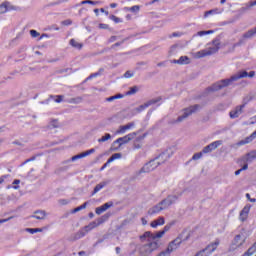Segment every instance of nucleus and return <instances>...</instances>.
Wrapping results in <instances>:
<instances>
[{
  "mask_svg": "<svg viewBox=\"0 0 256 256\" xmlns=\"http://www.w3.org/2000/svg\"><path fill=\"white\" fill-rule=\"evenodd\" d=\"M245 77H249L250 79H252V77H255V71H250L249 73L247 71L237 72L231 78L214 83L208 88V92L215 93L216 91H221V89H224V87H229V85H231L234 81H239V79H245Z\"/></svg>",
  "mask_w": 256,
  "mask_h": 256,
  "instance_id": "obj_1",
  "label": "nucleus"
},
{
  "mask_svg": "<svg viewBox=\"0 0 256 256\" xmlns=\"http://www.w3.org/2000/svg\"><path fill=\"white\" fill-rule=\"evenodd\" d=\"M141 241H146V244H143L139 247L138 253L140 256H151L153 255L154 251L159 249V242L157 239H151L149 236H145V233L140 236Z\"/></svg>",
  "mask_w": 256,
  "mask_h": 256,
  "instance_id": "obj_2",
  "label": "nucleus"
},
{
  "mask_svg": "<svg viewBox=\"0 0 256 256\" xmlns=\"http://www.w3.org/2000/svg\"><path fill=\"white\" fill-rule=\"evenodd\" d=\"M177 199H179V196L175 194L169 195L167 198H165L155 206L149 208L148 215L150 217H155V215H159L161 211H165V209H169L170 205L177 203Z\"/></svg>",
  "mask_w": 256,
  "mask_h": 256,
  "instance_id": "obj_3",
  "label": "nucleus"
},
{
  "mask_svg": "<svg viewBox=\"0 0 256 256\" xmlns=\"http://www.w3.org/2000/svg\"><path fill=\"white\" fill-rule=\"evenodd\" d=\"M169 157H171V155H169V153L163 152L156 159L151 160L150 162L146 163L140 170V173H151V171H155V169H157V167H159V165H161V163H163L164 161H167V159H169Z\"/></svg>",
  "mask_w": 256,
  "mask_h": 256,
  "instance_id": "obj_4",
  "label": "nucleus"
},
{
  "mask_svg": "<svg viewBox=\"0 0 256 256\" xmlns=\"http://www.w3.org/2000/svg\"><path fill=\"white\" fill-rule=\"evenodd\" d=\"M221 48V42L219 40H214L211 46L207 47L206 49L200 50L196 53H191L194 59H203V57H209V55H215L217 51Z\"/></svg>",
  "mask_w": 256,
  "mask_h": 256,
  "instance_id": "obj_5",
  "label": "nucleus"
},
{
  "mask_svg": "<svg viewBox=\"0 0 256 256\" xmlns=\"http://www.w3.org/2000/svg\"><path fill=\"white\" fill-rule=\"evenodd\" d=\"M245 241H247V236L241 233L234 237L232 243L230 244V251H237V249H241L243 245H245Z\"/></svg>",
  "mask_w": 256,
  "mask_h": 256,
  "instance_id": "obj_6",
  "label": "nucleus"
},
{
  "mask_svg": "<svg viewBox=\"0 0 256 256\" xmlns=\"http://www.w3.org/2000/svg\"><path fill=\"white\" fill-rule=\"evenodd\" d=\"M199 111V105L190 106L188 108H185L180 116L177 118L176 123H181L182 121H185L187 117H190L193 113H197Z\"/></svg>",
  "mask_w": 256,
  "mask_h": 256,
  "instance_id": "obj_7",
  "label": "nucleus"
},
{
  "mask_svg": "<svg viewBox=\"0 0 256 256\" xmlns=\"http://www.w3.org/2000/svg\"><path fill=\"white\" fill-rule=\"evenodd\" d=\"M187 239H189V233L184 238H183V234L178 236L176 239H174L172 242L169 243L167 250L170 253H173V251H177V249H179L181 243H183V241H187Z\"/></svg>",
  "mask_w": 256,
  "mask_h": 256,
  "instance_id": "obj_8",
  "label": "nucleus"
},
{
  "mask_svg": "<svg viewBox=\"0 0 256 256\" xmlns=\"http://www.w3.org/2000/svg\"><path fill=\"white\" fill-rule=\"evenodd\" d=\"M171 230V224H167L164 228L156 233H152L150 231L145 232L144 237H150V239H161L165 235V233Z\"/></svg>",
  "mask_w": 256,
  "mask_h": 256,
  "instance_id": "obj_9",
  "label": "nucleus"
},
{
  "mask_svg": "<svg viewBox=\"0 0 256 256\" xmlns=\"http://www.w3.org/2000/svg\"><path fill=\"white\" fill-rule=\"evenodd\" d=\"M160 100H161V98L152 99V100L134 108L132 110V113L134 115H138V113H143V111H145V109H147L148 107H151V105H155V103H159Z\"/></svg>",
  "mask_w": 256,
  "mask_h": 256,
  "instance_id": "obj_10",
  "label": "nucleus"
},
{
  "mask_svg": "<svg viewBox=\"0 0 256 256\" xmlns=\"http://www.w3.org/2000/svg\"><path fill=\"white\" fill-rule=\"evenodd\" d=\"M135 137H137V132H133L130 134H127L124 137H120L117 140L114 141V145H119V147H121L122 145H125L127 143H129V141H133V139H135Z\"/></svg>",
  "mask_w": 256,
  "mask_h": 256,
  "instance_id": "obj_11",
  "label": "nucleus"
},
{
  "mask_svg": "<svg viewBox=\"0 0 256 256\" xmlns=\"http://www.w3.org/2000/svg\"><path fill=\"white\" fill-rule=\"evenodd\" d=\"M131 129H135V123L130 122L126 125L119 126V128L116 130L115 135H125L127 131H131Z\"/></svg>",
  "mask_w": 256,
  "mask_h": 256,
  "instance_id": "obj_12",
  "label": "nucleus"
},
{
  "mask_svg": "<svg viewBox=\"0 0 256 256\" xmlns=\"http://www.w3.org/2000/svg\"><path fill=\"white\" fill-rule=\"evenodd\" d=\"M249 211H251V204H246L244 208L240 211L239 221H241L242 223L247 221V219L249 218Z\"/></svg>",
  "mask_w": 256,
  "mask_h": 256,
  "instance_id": "obj_13",
  "label": "nucleus"
},
{
  "mask_svg": "<svg viewBox=\"0 0 256 256\" xmlns=\"http://www.w3.org/2000/svg\"><path fill=\"white\" fill-rule=\"evenodd\" d=\"M220 145H223V141L217 140L209 144L208 146L204 147L202 150V153H211V151H215L217 147H220Z\"/></svg>",
  "mask_w": 256,
  "mask_h": 256,
  "instance_id": "obj_14",
  "label": "nucleus"
},
{
  "mask_svg": "<svg viewBox=\"0 0 256 256\" xmlns=\"http://www.w3.org/2000/svg\"><path fill=\"white\" fill-rule=\"evenodd\" d=\"M244 107L245 105H240L230 111V119H237V117H240V115L243 113Z\"/></svg>",
  "mask_w": 256,
  "mask_h": 256,
  "instance_id": "obj_15",
  "label": "nucleus"
},
{
  "mask_svg": "<svg viewBox=\"0 0 256 256\" xmlns=\"http://www.w3.org/2000/svg\"><path fill=\"white\" fill-rule=\"evenodd\" d=\"M163 225H165V218L163 216L158 217L150 223V227H152V229H157V227H163Z\"/></svg>",
  "mask_w": 256,
  "mask_h": 256,
  "instance_id": "obj_16",
  "label": "nucleus"
},
{
  "mask_svg": "<svg viewBox=\"0 0 256 256\" xmlns=\"http://www.w3.org/2000/svg\"><path fill=\"white\" fill-rule=\"evenodd\" d=\"M113 207V202H107L104 205L97 207L95 210L96 215H101L102 213H105L107 209H111Z\"/></svg>",
  "mask_w": 256,
  "mask_h": 256,
  "instance_id": "obj_17",
  "label": "nucleus"
},
{
  "mask_svg": "<svg viewBox=\"0 0 256 256\" xmlns=\"http://www.w3.org/2000/svg\"><path fill=\"white\" fill-rule=\"evenodd\" d=\"M254 139H256V130L250 136H248L245 139L239 141L237 143V145L239 147H241L242 145H248V143H251V141H253Z\"/></svg>",
  "mask_w": 256,
  "mask_h": 256,
  "instance_id": "obj_18",
  "label": "nucleus"
},
{
  "mask_svg": "<svg viewBox=\"0 0 256 256\" xmlns=\"http://www.w3.org/2000/svg\"><path fill=\"white\" fill-rule=\"evenodd\" d=\"M31 217L33 219H38L40 221H43V219H45V217H47V212H45L43 210H38V211L34 212V214Z\"/></svg>",
  "mask_w": 256,
  "mask_h": 256,
  "instance_id": "obj_19",
  "label": "nucleus"
},
{
  "mask_svg": "<svg viewBox=\"0 0 256 256\" xmlns=\"http://www.w3.org/2000/svg\"><path fill=\"white\" fill-rule=\"evenodd\" d=\"M13 6L9 2H4L0 5V13H7V11H13Z\"/></svg>",
  "mask_w": 256,
  "mask_h": 256,
  "instance_id": "obj_20",
  "label": "nucleus"
},
{
  "mask_svg": "<svg viewBox=\"0 0 256 256\" xmlns=\"http://www.w3.org/2000/svg\"><path fill=\"white\" fill-rule=\"evenodd\" d=\"M95 227H97V222H91L90 224L85 226L82 229V237L85 236L86 233H89V231H93V229H95Z\"/></svg>",
  "mask_w": 256,
  "mask_h": 256,
  "instance_id": "obj_21",
  "label": "nucleus"
},
{
  "mask_svg": "<svg viewBox=\"0 0 256 256\" xmlns=\"http://www.w3.org/2000/svg\"><path fill=\"white\" fill-rule=\"evenodd\" d=\"M108 184H109V182H107V181H103V182H100L99 184H97L94 188L92 195H96V193H99V191H101V189L106 187Z\"/></svg>",
  "mask_w": 256,
  "mask_h": 256,
  "instance_id": "obj_22",
  "label": "nucleus"
},
{
  "mask_svg": "<svg viewBox=\"0 0 256 256\" xmlns=\"http://www.w3.org/2000/svg\"><path fill=\"white\" fill-rule=\"evenodd\" d=\"M221 13H223V10H219V8H216V9H212L210 11H206L204 13V17L207 18V17H209V15H221Z\"/></svg>",
  "mask_w": 256,
  "mask_h": 256,
  "instance_id": "obj_23",
  "label": "nucleus"
},
{
  "mask_svg": "<svg viewBox=\"0 0 256 256\" xmlns=\"http://www.w3.org/2000/svg\"><path fill=\"white\" fill-rule=\"evenodd\" d=\"M191 63V59L188 56H181L178 59V65H189Z\"/></svg>",
  "mask_w": 256,
  "mask_h": 256,
  "instance_id": "obj_24",
  "label": "nucleus"
},
{
  "mask_svg": "<svg viewBox=\"0 0 256 256\" xmlns=\"http://www.w3.org/2000/svg\"><path fill=\"white\" fill-rule=\"evenodd\" d=\"M254 159H256V150L248 153L245 156V160L247 161V163H251V161H253Z\"/></svg>",
  "mask_w": 256,
  "mask_h": 256,
  "instance_id": "obj_25",
  "label": "nucleus"
},
{
  "mask_svg": "<svg viewBox=\"0 0 256 256\" xmlns=\"http://www.w3.org/2000/svg\"><path fill=\"white\" fill-rule=\"evenodd\" d=\"M121 157V153H115L107 160V163H113V161H117V159H121Z\"/></svg>",
  "mask_w": 256,
  "mask_h": 256,
  "instance_id": "obj_26",
  "label": "nucleus"
},
{
  "mask_svg": "<svg viewBox=\"0 0 256 256\" xmlns=\"http://www.w3.org/2000/svg\"><path fill=\"white\" fill-rule=\"evenodd\" d=\"M70 45L72 47H74L75 49H81V47H83V44L79 43L77 40L75 39H71L70 40Z\"/></svg>",
  "mask_w": 256,
  "mask_h": 256,
  "instance_id": "obj_27",
  "label": "nucleus"
},
{
  "mask_svg": "<svg viewBox=\"0 0 256 256\" xmlns=\"http://www.w3.org/2000/svg\"><path fill=\"white\" fill-rule=\"evenodd\" d=\"M213 33H215V31L213 30H208V31H199L197 32V36L198 37H205V35H213Z\"/></svg>",
  "mask_w": 256,
  "mask_h": 256,
  "instance_id": "obj_28",
  "label": "nucleus"
},
{
  "mask_svg": "<svg viewBox=\"0 0 256 256\" xmlns=\"http://www.w3.org/2000/svg\"><path fill=\"white\" fill-rule=\"evenodd\" d=\"M27 233H31V235H34V233H41L43 232L42 228H27Z\"/></svg>",
  "mask_w": 256,
  "mask_h": 256,
  "instance_id": "obj_29",
  "label": "nucleus"
},
{
  "mask_svg": "<svg viewBox=\"0 0 256 256\" xmlns=\"http://www.w3.org/2000/svg\"><path fill=\"white\" fill-rule=\"evenodd\" d=\"M123 97H125V95H123V94H116L114 96H111V97L107 98L106 101L111 103V101H115V99H123Z\"/></svg>",
  "mask_w": 256,
  "mask_h": 256,
  "instance_id": "obj_30",
  "label": "nucleus"
},
{
  "mask_svg": "<svg viewBox=\"0 0 256 256\" xmlns=\"http://www.w3.org/2000/svg\"><path fill=\"white\" fill-rule=\"evenodd\" d=\"M49 127L51 129H57V127H59V120H57V119L51 120L49 123Z\"/></svg>",
  "mask_w": 256,
  "mask_h": 256,
  "instance_id": "obj_31",
  "label": "nucleus"
},
{
  "mask_svg": "<svg viewBox=\"0 0 256 256\" xmlns=\"http://www.w3.org/2000/svg\"><path fill=\"white\" fill-rule=\"evenodd\" d=\"M111 139V134L106 133L104 136L98 139V143H105V141H109Z\"/></svg>",
  "mask_w": 256,
  "mask_h": 256,
  "instance_id": "obj_32",
  "label": "nucleus"
},
{
  "mask_svg": "<svg viewBox=\"0 0 256 256\" xmlns=\"http://www.w3.org/2000/svg\"><path fill=\"white\" fill-rule=\"evenodd\" d=\"M139 91V87L133 86L127 92L126 95H135Z\"/></svg>",
  "mask_w": 256,
  "mask_h": 256,
  "instance_id": "obj_33",
  "label": "nucleus"
},
{
  "mask_svg": "<svg viewBox=\"0 0 256 256\" xmlns=\"http://www.w3.org/2000/svg\"><path fill=\"white\" fill-rule=\"evenodd\" d=\"M83 209H87V202L82 204L81 206L76 207L72 213H79V211H83Z\"/></svg>",
  "mask_w": 256,
  "mask_h": 256,
  "instance_id": "obj_34",
  "label": "nucleus"
},
{
  "mask_svg": "<svg viewBox=\"0 0 256 256\" xmlns=\"http://www.w3.org/2000/svg\"><path fill=\"white\" fill-rule=\"evenodd\" d=\"M179 51V45H173L171 48H170V51H169V54L170 55H176V53Z\"/></svg>",
  "mask_w": 256,
  "mask_h": 256,
  "instance_id": "obj_35",
  "label": "nucleus"
},
{
  "mask_svg": "<svg viewBox=\"0 0 256 256\" xmlns=\"http://www.w3.org/2000/svg\"><path fill=\"white\" fill-rule=\"evenodd\" d=\"M109 19H111V21H114V23H122L123 20H121V18L115 16V15H110Z\"/></svg>",
  "mask_w": 256,
  "mask_h": 256,
  "instance_id": "obj_36",
  "label": "nucleus"
},
{
  "mask_svg": "<svg viewBox=\"0 0 256 256\" xmlns=\"http://www.w3.org/2000/svg\"><path fill=\"white\" fill-rule=\"evenodd\" d=\"M149 214H147L146 216H144V217H142L141 218V224L143 225V226H145V225H147L148 223H149Z\"/></svg>",
  "mask_w": 256,
  "mask_h": 256,
  "instance_id": "obj_37",
  "label": "nucleus"
},
{
  "mask_svg": "<svg viewBox=\"0 0 256 256\" xmlns=\"http://www.w3.org/2000/svg\"><path fill=\"white\" fill-rule=\"evenodd\" d=\"M203 157V152H199L193 155L192 160L193 161H199Z\"/></svg>",
  "mask_w": 256,
  "mask_h": 256,
  "instance_id": "obj_38",
  "label": "nucleus"
},
{
  "mask_svg": "<svg viewBox=\"0 0 256 256\" xmlns=\"http://www.w3.org/2000/svg\"><path fill=\"white\" fill-rule=\"evenodd\" d=\"M83 158H85L84 152L81 153V154H78V155L73 156V157L71 158V161H77L78 159H83Z\"/></svg>",
  "mask_w": 256,
  "mask_h": 256,
  "instance_id": "obj_39",
  "label": "nucleus"
},
{
  "mask_svg": "<svg viewBox=\"0 0 256 256\" xmlns=\"http://www.w3.org/2000/svg\"><path fill=\"white\" fill-rule=\"evenodd\" d=\"M81 5H97V2L93 0H84L81 2Z\"/></svg>",
  "mask_w": 256,
  "mask_h": 256,
  "instance_id": "obj_40",
  "label": "nucleus"
},
{
  "mask_svg": "<svg viewBox=\"0 0 256 256\" xmlns=\"http://www.w3.org/2000/svg\"><path fill=\"white\" fill-rule=\"evenodd\" d=\"M19 183H21V180H18V179L14 180L12 183L13 185L12 189H15V190L19 189Z\"/></svg>",
  "mask_w": 256,
  "mask_h": 256,
  "instance_id": "obj_41",
  "label": "nucleus"
},
{
  "mask_svg": "<svg viewBox=\"0 0 256 256\" xmlns=\"http://www.w3.org/2000/svg\"><path fill=\"white\" fill-rule=\"evenodd\" d=\"M139 9H140L139 5L130 7L131 13H139Z\"/></svg>",
  "mask_w": 256,
  "mask_h": 256,
  "instance_id": "obj_42",
  "label": "nucleus"
},
{
  "mask_svg": "<svg viewBox=\"0 0 256 256\" xmlns=\"http://www.w3.org/2000/svg\"><path fill=\"white\" fill-rule=\"evenodd\" d=\"M133 75H135V73L131 72V71H127L124 74L125 79H131V77H133Z\"/></svg>",
  "mask_w": 256,
  "mask_h": 256,
  "instance_id": "obj_43",
  "label": "nucleus"
},
{
  "mask_svg": "<svg viewBox=\"0 0 256 256\" xmlns=\"http://www.w3.org/2000/svg\"><path fill=\"white\" fill-rule=\"evenodd\" d=\"M93 153H95V148H92V149L87 150L86 152H84V156L89 157V155H93Z\"/></svg>",
  "mask_w": 256,
  "mask_h": 256,
  "instance_id": "obj_44",
  "label": "nucleus"
},
{
  "mask_svg": "<svg viewBox=\"0 0 256 256\" xmlns=\"http://www.w3.org/2000/svg\"><path fill=\"white\" fill-rule=\"evenodd\" d=\"M31 37L37 38L39 37V32L37 30H30Z\"/></svg>",
  "mask_w": 256,
  "mask_h": 256,
  "instance_id": "obj_45",
  "label": "nucleus"
},
{
  "mask_svg": "<svg viewBox=\"0 0 256 256\" xmlns=\"http://www.w3.org/2000/svg\"><path fill=\"white\" fill-rule=\"evenodd\" d=\"M55 103H61L63 101V96H56V99H54Z\"/></svg>",
  "mask_w": 256,
  "mask_h": 256,
  "instance_id": "obj_46",
  "label": "nucleus"
},
{
  "mask_svg": "<svg viewBox=\"0 0 256 256\" xmlns=\"http://www.w3.org/2000/svg\"><path fill=\"white\" fill-rule=\"evenodd\" d=\"M11 219H13V217H9V218H6V219H1L0 220V225L3 224V223H7V221H11Z\"/></svg>",
  "mask_w": 256,
  "mask_h": 256,
  "instance_id": "obj_47",
  "label": "nucleus"
},
{
  "mask_svg": "<svg viewBox=\"0 0 256 256\" xmlns=\"http://www.w3.org/2000/svg\"><path fill=\"white\" fill-rule=\"evenodd\" d=\"M7 179V176H0V185H3L5 183V180Z\"/></svg>",
  "mask_w": 256,
  "mask_h": 256,
  "instance_id": "obj_48",
  "label": "nucleus"
},
{
  "mask_svg": "<svg viewBox=\"0 0 256 256\" xmlns=\"http://www.w3.org/2000/svg\"><path fill=\"white\" fill-rule=\"evenodd\" d=\"M99 28L100 29H108L109 25H107V24H99Z\"/></svg>",
  "mask_w": 256,
  "mask_h": 256,
  "instance_id": "obj_49",
  "label": "nucleus"
},
{
  "mask_svg": "<svg viewBox=\"0 0 256 256\" xmlns=\"http://www.w3.org/2000/svg\"><path fill=\"white\" fill-rule=\"evenodd\" d=\"M93 77H99V73L91 74L87 79H93Z\"/></svg>",
  "mask_w": 256,
  "mask_h": 256,
  "instance_id": "obj_50",
  "label": "nucleus"
},
{
  "mask_svg": "<svg viewBox=\"0 0 256 256\" xmlns=\"http://www.w3.org/2000/svg\"><path fill=\"white\" fill-rule=\"evenodd\" d=\"M101 13H105V15H109V11H105V9L101 8L100 9Z\"/></svg>",
  "mask_w": 256,
  "mask_h": 256,
  "instance_id": "obj_51",
  "label": "nucleus"
},
{
  "mask_svg": "<svg viewBox=\"0 0 256 256\" xmlns=\"http://www.w3.org/2000/svg\"><path fill=\"white\" fill-rule=\"evenodd\" d=\"M110 7H111V9H115V7H117V3H111Z\"/></svg>",
  "mask_w": 256,
  "mask_h": 256,
  "instance_id": "obj_52",
  "label": "nucleus"
},
{
  "mask_svg": "<svg viewBox=\"0 0 256 256\" xmlns=\"http://www.w3.org/2000/svg\"><path fill=\"white\" fill-rule=\"evenodd\" d=\"M63 24H64V25H71V21L66 20V21L63 22Z\"/></svg>",
  "mask_w": 256,
  "mask_h": 256,
  "instance_id": "obj_53",
  "label": "nucleus"
},
{
  "mask_svg": "<svg viewBox=\"0 0 256 256\" xmlns=\"http://www.w3.org/2000/svg\"><path fill=\"white\" fill-rule=\"evenodd\" d=\"M241 171H243V169H239L235 172V175H240L241 174Z\"/></svg>",
  "mask_w": 256,
  "mask_h": 256,
  "instance_id": "obj_54",
  "label": "nucleus"
},
{
  "mask_svg": "<svg viewBox=\"0 0 256 256\" xmlns=\"http://www.w3.org/2000/svg\"><path fill=\"white\" fill-rule=\"evenodd\" d=\"M248 165L246 164V165H244L241 169H242V171H246V169H248Z\"/></svg>",
  "mask_w": 256,
  "mask_h": 256,
  "instance_id": "obj_55",
  "label": "nucleus"
},
{
  "mask_svg": "<svg viewBox=\"0 0 256 256\" xmlns=\"http://www.w3.org/2000/svg\"><path fill=\"white\" fill-rule=\"evenodd\" d=\"M255 5H256V0L250 3V7H255Z\"/></svg>",
  "mask_w": 256,
  "mask_h": 256,
  "instance_id": "obj_56",
  "label": "nucleus"
},
{
  "mask_svg": "<svg viewBox=\"0 0 256 256\" xmlns=\"http://www.w3.org/2000/svg\"><path fill=\"white\" fill-rule=\"evenodd\" d=\"M246 199H248V201H250V199H251V194L247 193V194H246Z\"/></svg>",
  "mask_w": 256,
  "mask_h": 256,
  "instance_id": "obj_57",
  "label": "nucleus"
},
{
  "mask_svg": "<svg viewBox=\"0 0 256 256\" xmlns=\"http://www.w3.org/2000/svg\"><path fill=\"white\" fill-rule=\"evenodd\" d=\"M109 164H110V163H107V162H106V163L104 164V167L101 168V171H103V169H105V167H107Z\"/></svg>",
  "mask_w": 256,
  "mask_h": 256,
  "instance_id": "obj_58",
  "label": "nucleus"
},
{
  "mask_svg": "<svg viewBox=\"0 0 256 256\" xmlns=\"http://www.w3.org/2000/svg\"><path fill=\"white\" fill-rule=\"evenodd\" d=\"M123 9H124V11H131V10H130L131 7H124Z\"/></svg>",
  "mask_w": 256,
  "mask_h": 256,
  "instance_id": "obj_59",
  "label": "nucleus"
},
{
  "mask_svg": "<svg viewBox=\"0 0 256 256\" xmlns=\"http://www.w3.org/2000/svg\"><path fill=\"white\" fill-rule=\"evenodd\" d=\"M256 199L255 198H250V203H255Z\"/></svg>",
  "mask_w": 256,
  "mask_h": 256,
  "instance_id": "obj_60",
  "label": "nucleus"
},
{
  "mask_svg": "<svg viewBox=\"0 0 256 256\" xmlns=\"http://www.w3.org/2000/svg\"><path fill=\"white\" fill-rule=\"evenodd\" d=\"M89 217H90V218L95 217V215L93 214V212L89 213Z\"/></svg>",
  "mask_w": 256,
  "mask_h": 256,
  "instance_id": "obj_61",
  "label": "nucleus"
},
{
  "mask_svg": "<svg viewBox=\"0 0 256 256\" xmlns=\"http://www.w3.org/2000/svg\"><path fill=\"white\" fill-rule=\"evenodd\" d=\"M179 60H173L172 63H176L177 65H179Z\"/></svg>",
  "mask_w": 256,
  "mask_h": 256,
  "instance_id": "obj_62",
  "label": "nucleus"
},
{
  "mask_svg": "<svg viewBox=\"0 0 256 256\" xmlns=\"http://www.w3.org/2000/svg\"><path fill=\"white\" fill-rule=\"evenodd\" d=\"M94 13H96V15H98L99 14V9H95Z\"/></svg>",
  "mask_w": 256,
  "mask_h": 256,
  "instance_id": "obj_63",
  "label": "nucleus"
},
{
  "mask_svg": "<svg viewBox=\"0 0 256 256\" xmlns=\"http://www.w3.org/2000/svg\"><path fill=\"white\" fill-rule=\"evenodd\" d=\"M226 2V0H221L220 3L223 5Z\"/></svg>",
  "mask_w": 256,
  "mask_h": 256,
  "instance_id": "obj_64",
  "label": "nucleus"
}]
</instances>
